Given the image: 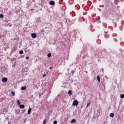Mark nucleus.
<instances>
[{
	"mask_svg": "<svg viewBox=\"0 0 124 124\" xmlns=\"http://www.w3.org/2000/svg\"><path fill=\"white\" fill-rule=\"evenodd\" d=\"M15 113H16V115H18V114H20V109H16Z\"/></svg>",
	"mask_w": 124,
	"mask_h": 124,
	"instance_id": "obj_4",
	"label": "nucleus"
},
{
	"mask_svg": "<svg viewBox=\"0 0 124 124\" xmlns=\"http://www.w3.org/2000/svg\"><path fill=\"white\" fill-rule=\"evenodd\" d=\"M58 124V121H55L53 122V124Z\"/></svg>",
	"mask_w": 124,
	"mask_h": 124,
	"instance_id": "obj_22",
	"label": "nucleus"
},
{
	"mask_svg": "<svg viewBox=\"0 0 124 124\" xmlns=\"http://www.w3.org/2000/svg\"><path fill=\"white\" fill-rule=\"evenodd\" d=\"M31 10L32 11V10H33V9H31Z\"/></svg>",
	"mask_w": 124,
	"mask_h": 124,
	"instance_id": "obj_26",
	"label": "nucleus"
},
{
	"mask_svg": "<svg viewBox=\"0 0 124 124\" xmlns=\"http://www.w3.org/2000/svg\"><path fill=\"white\" fill-rule=\"evenodd\" d=\"M52 69V67H50L49 69Z\"/></svg>",
	"mask_w": 124,
	"mask_h": 124,
	"instance_id": "obj_25",
	"label": "nucleus"
},
{
	"mask_svg": "<svg viewBox=\"0 0 124 124\" xmlns=\"http://www.w3.org/2000/svg\"><path fill=\"white\" fill-rule=\"evenodd\" d=\"M52 54H51V53H48L47 55V57L48 58H50V57H51Z\"/></svg>",
	"mask_w": 124,
	"mask_h": 124,
	"instance_id": "obj_15",
	"label": "nucleus"
},
{
	"mask_svg": "<svg viewBox=\"0 0 124 124\" xmlns=\"http://www.w3.org/2000/svg\"><path fill=\"white\" fill-rule=\"evenodd\" d=\"M26 89H27V87H26V86H22L21 87L22 91H25L26 90Z\"/></svg>",
	"mask_w": 124,
	"mask_h": 124,
	"instance_id": "obj_8",
	"label": "nucleus"
},
{
	"mask_svg": "<svg viewBox=\"0 0 124 124\" xmlns=\"http://www.w3.org/2000/svg\"><path fill=\"white\" fill-rule=\"evenodd\" d=\"M114 114L113 113H111L109 114V117H111V118H114Z\"/></svg>",
	"mask_w": 124,
	"mask_h": 124,
	"instance_id": "obj_9",
	"label": "nucleus"
},
{
	"mask_svg": "<svg viewBox=\"0 0 124 124\" xmlns=\"http://www.w3.org/2000/svg\"><path fill=\"white\" fill-rule=\"evenodd\" d=\"M2 82H4V83H6L7 82V78H2Z\"/></svg>",
	"mask_w": 124,
	"mask_h": 124,
	"instance_id": "obj_3",
	"label": "nucleus"
},
{
	"mask_svg": "<svg viewBox=\"0 0 124 124\" xmlns=\"http://www.w3.org/2000/svg\"><path fill=\"white\" fill-rule=\"evenodd\" d=\"M73 123H76V120L75 119H73L71 121V123L73 124Z\"/></svg>",
	"mask_w": 124,
	"mask_h": 124,
	"instance_id": "obj_11",
	"label": "nucleus"
},
{
	"mask_svg": "<svg viewBox=\"0 0 124 124\" xmlns=\"http://www.w3.org/2000/svg\"><path fill=\"white\" fill-rule=\"evenodd\" d=\"M97 79L98 81V82H100V77H99V76H97Z\"/></svg>",
	"mask_w": 124,
	"mask_h": 124,
	"instance_id": "obj_10",
	"label": "nucleus"
},
{
	"mask_svg": "<svg viewBox=\"0 0 124 124\" xmlns=\"http://www.w3.org/2000/svg\"><path fill=\"white\" fill-rule=\"evenodd\" d=\"M31 108H30L28 111V114L30 115V114H31Z\"/></svg>",
	"mask_w": 124,
	"mask_h": 124,
	"instance_id": "obj_6",
	"label": "nucleus"
},
{
	"mask_svg": "<svg viewBox=\"0 0 124 124\" xmlns=\"http://www.w3.org/2000/svg\"><path fill=\"white\" fill-rule=\"evenodd\" d=\"M50 5H55V1H50L49 2Z\"/></svg>",
	"mask_w": 124,
	"mask_h": 124,
	"instance_id": "obj_5",
	"label": "nucleus"
},
{
	"mask_svg": "<svg viewBox=\"0 0 124 124\" xmlns=\"http://www.w3.org/2000/svg\"><path fill=\"white\" fill-rule=\"evenodd\" d=\"M118 2H120V1H119V0H115V4H118Z\"/></svg>",
	"mask_w": 124,
	"mask_h": 124,
	"instance_id": "obj_18",
	"label": "nucleus"
},
{
	"mask_svg": "<svg viewBox=\"0 0 124 124\" xmlns=\"http://www.w3.org/2000/svg\"><path fill=\"white\" fill-rule=\"evenodd\" d=\"M17 105H20V104H21L20 100H17Z\"/></svg>",
	"mask_w": 124,
	"mask_h": 124,
	"instance_id": "obj_17",
	"label": "nucleus"
},
{
	"mask_svg": "<svg viewBox=\"0 0 124 124\" xmlns=\"http://www.w3.org/2000/svg\"><path fill=\"white\" fill-rule=\"evenodd\" d=\"M120 97H121V98H124V94H122L120 95Z\"/></svg>",
	"mask_w": 124,
	"mask_h": 124,
	"instance_id": "obj_16",
	"label": "nucleus"
},
{
	"mask_svg": "<svg viewBox=\"0 0 124 124\" xmlns=\"http://www.w3.org/2000/svg\"><path fill=\"white\" fill-rule=\"evenodd\" d=\"M4 16L2 14H0V18H3Z\"/></svg>",
	"mask_w": 124,
	"mask_h": 124,
	"instance_id": "obj_21",
	"label": "nucleus"
},
{
	"mask_svg": "<svg viewBox=\"0 0 124 124\" xmlns=\"http://www.w3.org/2000/svg\"><path fill=\"white\" fill-rule=\"evenodd\" d=\"M72 91H71V90H69V91H68V94H72Z\"/></svg>",
	"mask_w": 124,
	"mask_h": 124,
	"instance_id": "obj_14",
	"label": "nucleus"
},
{
	"mask_svg": "<svg viewBox=\"0 0 124 124\" xmlns=\"http://www.w3.org/2000/svg\"><path fill=\"white\" fill-rule=\"evenodd\" d=\"M46 122H47V119H45L43 122V124H46Z\"/></svg>",
	"mask_w": 124,
	"mask_h": 124,
	"instance_id": "obj_19",
	"label": "nucleus"
},
{
	"mask_svg": "<svg viewBox=\"0 0 124 124\" xmlns=\"http://www.w3.org/2000/svg\"><path fill=\"white\" fill-rule=\"evenodd\" d=\"M91 104V102H90L89 103L87 104V106L86 107L87 108H88L89 106V105H90Z\"/></svg>",
	"mask_w": 124,
	"mask_h": 124,
	"instance_id": "obj_20",
	"label": "nucleus"
},
{
	"mask_svg": "<svg viewBox=\"0 0 124 124\" xmlns=\"http://www.w3.org/2000/svg\"><path fill=\"white\" fill-rule=\"evenodd\" d=\"M29 58H30V57H29V56H27L26 57V60H29Z\"/></svg>",
	"mask_w": 124,
	"mask_h": 124,
	"instance_id": "obj_23",
	"label": "nucleus"
},
{
	"mask_svg": "<svg viewBox=\"0 0 124 124\" xmlns=\"http://www.w3.org/2000/svg\"><path fill=\"white\" fill-rule=\"evenodd\" d=\"M11 94H12L13 96H14L15 95V92L11 91Z\"/></svg>",
	"mask_w": 124,
	"mask_h": 124,
	"instance_id": "obj_12",
	"label": "nucleus"
},
{
	"mask_svg": "<svg viewBox=\"0 0 124 124\" xmlns=\"http://www.w3.org/2000/svg\"><path fill=\"white\" fill-rule=\"evenodd\" d=\"M31 36L32 38H36V33H31Z\"/></svg>",
	"mask_w": 124,
	"mask_h": 124,
	"instance_id": "obj_2",
	"label": "nucleus"
},
{
	"mask_svg": "<svg viewBox=\"0 0 124 124\" xmlns=\"http://www.w3.org/2000/svg\"><path fill=\"white\" fill-rule=\"evenodd\" d=\"M19 108H21V109H24V108H25V105H21L19 106Z\"/></svg>",
	"mask_w": 124,
	"mask_h": 124,
	"instance_id": "obj_7",
	"label": "nucleus"
},
{
	"mask_svg": "<svg viewBox=\"0 0 124 124\" xmlns=\"http://www.w3.org/2000/svg\"><path fill=\"white\" fill-rule=\"evenodd\" d=\"M46 76V74H44L43 75V77L44 78V77H45Z\"/></svg>",
	"mask_w": 124,
	"mask_h": 124,
	"instance_id": "obj_24",
	"label": "nucleus"
},
{
	"mask_svg": "<svg viewBox=\"0 0 124 124\" xmlns=\"http://www.w3.org/2000/svg\"><path fill=\"white\" fill-rule=\"evenodd\" d=\"M79 104V102L77 101V100H75L73 101V106H77Z\"/></svg>",
	"mask_w": 124,
	"mask_h": 124,
	"instance_id": "obj_1",
	"label": "nucleus"
},
{
	"mask_svg": "<svg viewBox=\"0 0 124 124\" xmlns=\"http://www.w3.org/2000/svg\"><path fill=\"white\" fill-rule=\"evenodd\" d=\"M23 53H24V51L23 50L19 51L20 55H23Z\"/></svg>",
	"mask_w": 124,
	"mask_h": 124,
	"instance_id": "obj_13",
	"label": "nucleus"
}]
</instances>
